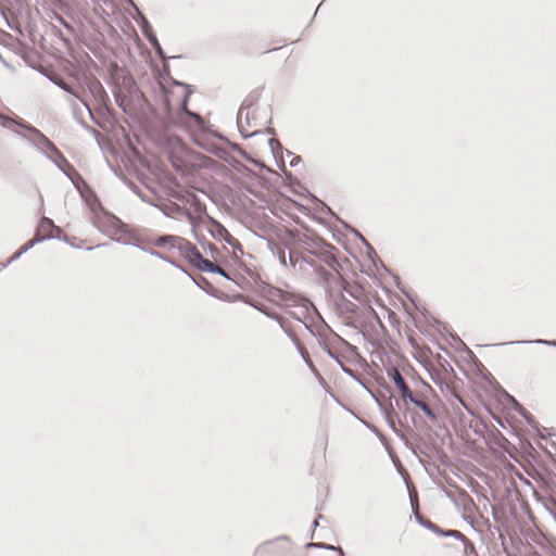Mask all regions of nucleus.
Wrapping results in <instances>:
<instances>
[{
  "label": "nucleus",
  "instance_id": "f257e3e1",
  "mask_svg": "<svg viewBox=\"0 0 556 556\" xmlns=\"http://www.w3.org/2000/svg\"><path fill=\"white\" fill-rule=\"evenodd\" d=\"M153 245L170 256L184 257L199 270L217 273L226 276L220 266L214 264L207 258H204L198 248L182 237L172 235L161 236L153 240Z\"/></svg>",
  "mask_w": 556,
  "mask_h": 556
},
{
  "label": "nucleus",
  "instance_id": "f03ea898",
  "mask_svg": "<svg viewBox=\"0 0 556 556\" xmlns=\"http://www.w3.org/2000/svg\"><path fill=\"white\" fill-rule=\"evenodd\" d=\"M260 93H251L238 112V126L244 137L261 132L266 126L265 116H261L258 108L254 104Z\"/></svg>",
  "mask_w": 556,
  "mask_h": 556
},
{
  "label": "nucleus",
  "instance_id": "7ed1b4c3",
  "mask_svg": "<svg viewBox=\"0 0 556 556\" xmlns=\"http://www.w3.org/2000/svg\"><path fill=\"white\" fill-rule=\"evenodd\" d=\"M483 424L471 410L459 413L457 433L466 442L476 443L482 437Z\"/></svg>",
  "mask_w": 556,
  "mask_h": 556
},
{
  "label": "nucleus",
  "instance_id": "20e7f679",
  "mask_svg": "<svg viewBox=\"0 0 556 556\" xmlns=\"http://www.w3.org/2000/svg\"><path fill=\"white\" fill-rule=\"evenodd\" d=\"M394 383H395L396 388L400 390L401 395L404 400H413V395H414L413 391L408 388L404 378L401 376V374L397 370H395Z\"/></svg>",
  "mask_w": 556,
  "mask_h": 556
},
{
  "label": "nucleus",
  "instance_id": "39448f33",
  "mask_svg": "<svg viewBox=\"0 0 556 556\" xmlns=\"http://www.w3.org/2000/svg\"><path fill=\"white\" fill-rule=\"evenodd\" d=\"M285 45H286L285 41H279L277 43L260 41V42H256L254 45L253 49H254L255 52L263 54V53H267V52L277 50V49L281 48Z\"/></svg>",
  "mask_w": 556,
  "mask_h": 556
},
{
  "label": "nucleus",
  "instance_id": "423d86ee",
  "mask_svg": "<svg viewBox=\"0 0 556 556\" xmlns=\"http://www.w3.org/2000/svg\"><path fill=\"white\" fill-rule=\"evenodd\" d=\"M412 403H414L417 407H419L425 414L428 416L432 415V412L429 407V405L419 396L413 395V400H409Z\"/></svg>",
  "mask_w": 556,
  "mask_h": 556
},
{
  "label": "nucleus",
  "instance_id": "0eeeda50",
  "mask_svg": "<svg viewBox=\"0 0 556 556\" xmlns=\"http://www.w3.org/2000/svg\"><path fill=\"white\" fill-rule=\"evenodd\" d=\"M218 235L229 244L239 245V242L229 233V231L225 227L220 225H218Z\"/></svg>",
  "mask_w": 556,
  "mask_h": 556
},
{
  "label": "nucleus",
  "instance_id": "6e6552de",
  "mask_svg": "<svg viewBox=\"0 0 556 556\" xmlns=\"http://www.w3.org/2000/svg\"><path fill=\"white\" fill-rule=\"evenodd\" d=\"M182 105H184V111L187 115H189L190 117H192L198 124L201 123V116H199L198 114H194V113H191L187 110V97L184 98V102H182Z\"/></svg>",
  "mask_w": 556,
  "mask_h": 556
},
{
  "label": "nucleus",
  "instance_id": "1a4fd4ad",
  "mask_svg": "<svg viewBox=\"0 0 556 556\" xmlns=\"http://www.w3.org/2000/svg\"><path fill=\"white\" fill-rule=\"evenodd\" d=\"M36 239H33V240H29L28 242H26L23 247H21V249L18 250V255L26 252L29 248H31L35 243Z\"/></svg>",
  "mask_w": 556,
  "mask_h": 556
},
{
  "label": "nucleus",
  "instance_id": "9d476101",
  "mask_svg": "<svg viewBox=\"0 0 556 556\" xmlns=\"http://www.w3.org/2000/svg\"><path fill=\"white\" fill-rule=\"evenodd\" d=\"M427 527H429L430 529L434 530V531H439V529L437 528V526H434L432 522L430 521H427Z\"/></svg>",
  "mask_w": 556,
  "mask_h": 556
},
{
  "label": "nucleus",
  "instance_id": "9b49d317",
  "mask_svg": "<svg viewBox=\"0 0 556 556\" xmlns=\"http://www.w3.org/2000/svg\"><path fill=\"white\" fill-rule=\"evenodd\" d=\"M46 225H47V226H50V220H49V219H47V218H43V219H42V222H41L40 227H41V228H43Z\"/></svg>",
  "mask_w": 556,
  "mask_h": 556
},
{
  "label": "nucleus",
  "instance_id": "f8f14e48",
  "mask_svg": "<svg viewBox=\"0 0 556 556\" xmlns=\"http://www.w3.org/2000/svg\"><path fill=\"white\" fill-rule=\"evenodd\" d=\"M453 535L456 539H463V534L459 531L454 530Z\"/></svg>",
  "mask_w": 556,
  "mask_h": 556
},
{
  "label": "nucleus",
  "instance_id": "ddd939ff",
  "mask_svg": "<svg viewBox=\"0 0 556 556\" xmlns=\"http://www.w3.org/2000/svg\"><path fill=\"white\" fill-rule=\"evenodd\" d=\"M327 443H328V440H327V438H325V439H324V442H323V444H324V450H325V451H326V447H327Z\"/></svg>",
  "mask_w": 556,
  "mask_h": 556
},
{
  "label": "nucleus",
  "instance_id": "4468645a",
  "mask_svg": "<svg viewBox=\"0 0 556 556\" xmlns=\"http://www.w3.org/2000/svg\"><path fill=\"white\" fill-rule=\"evenodd\" d=\"M443 534L446 535V536L452 535V531L443 532Z\"/></svg>",
  "mask_w": 556,
  "mask_h": 556
},
{
  "label": "nucleus",
  "instance_id": "2eb2a0df",
  "mask_svg": "<svg viewBox=\"0 0 556 556\" xmlns=\"http://www.w3.org/2000/svg\"><path fill=\"white\" fill-rule=\"evenodd\" d=\"M188 216H189L190 222H191L192 224H194V218H193L190 214H189Z\"/></svg>",
  "mask_w": 556,
  "mask_h": 556
},
{
  "label": "nucleus",
  "instance_id": "dca6fc26",
  "mask_svg": "<svg viewBox=\"0 0 556 556\" xmlns=\"http://www.w3.org/2000/svg\"><path fill=\"white\" fill-rule=\"evenodd\" d=\"M9 122H11V119L5 118V122L3 123V125L5 126V125H7V123H9Z\"/></svg>",
  "mask_w": 556,
  "mask_h": 556
}]
</instances>
